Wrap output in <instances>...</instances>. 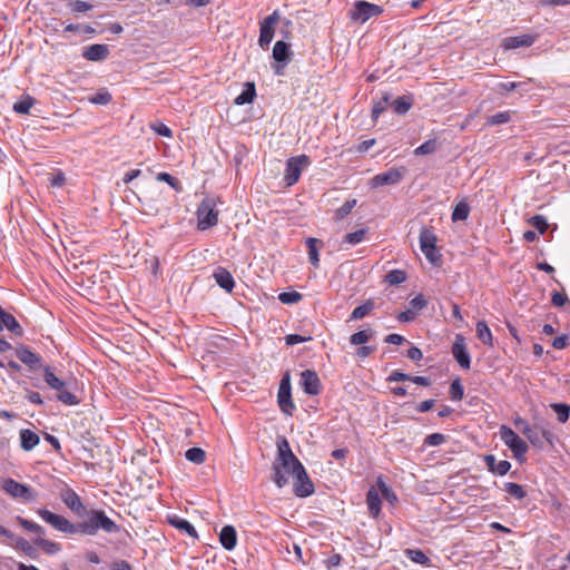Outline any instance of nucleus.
I'll use <instances>...</instances> for the list:
<instances>
[{
	"label": "nucleus",
	"instance_id": "1",
	"mask_svg": "<svg viewBox=\"0 0 570 570\" xmlns=\"http://www.w3.org/2000/svg\"><path fill=\"white\" fill-rule=\"evenodd\" d=\"M276 445L277 454L272 465V481L282 489L288 483V476L296 471V465H302V463L293 453L286 438L279 436Z\"/></svg>",
	"mask_w": 570,
	"mask_h": 570
},
{
	"label": "nucleus",
	"instance_id": "2",
	"mask_svg": "<svg viewBox=\"0 0 570 570\" xmlns=\"http://www.w3.org/2000/svg\"><path fill=\"white\" fill-rule=\"evenodd\" d=\"M77 533L86 535H95L99 530L107 533L119 532V525L108 518L102 510H90L87 512V518L76 523Z\"/></svg>",
	"mask_w": 570,
	"mask_h": 570
},
{
	"label": "nucleus",
	"instance_id": "3",
	"mask_svg": "<svg viewBox=\"0 0 570 570\" xmlns=\"http://www.w3.org/2000/svg\"><path fill=\"white\" fill-rule=\"evenodd\" d=\"M43 380L50 389L58 392L57 399L63 404L76 405L79 403L77 396L66 389V382L56 376L51 366L43 367Z\"/></svg>",
	"mask_w": 570,
	"mask_h": 570
},
{
	"label": "nucleus",
	"instance_id": "4",
	"mask_svg": "<svg viewBox=\"0 0 570 570\" xmlns=\"http://www.w3.org/2000/svg\"><path fill=\"white\" fill-rule=\"evenodd\" d=\"M198 229L206 230L218 223V210L214 198L206 197L197 208Z\"/></svg>",
	"mask_w": 570,
	"mask_h": 570
},
{
	"label": "nucleus",
	"instance_id": "5",
	"mask_svg": "<svg viewBox=\"0 0 570 570\" xmlns=\"http://www.w3.org/2000/svg\"><path fill=\"white\" fill-rule=\"evenodd\" d=\"M500 435L504 444L511 450L513 456L522 462L528 452V444L509 426L502 425Z\"/></svg>",
	"mask_w": 570,
	"mask_h": 570
},
{
	"label": "nucleus",
	"instance_id": "6",
	"mask_svg": "<svg viewBox=\"0 0 570 570\" xmlns=\"http://www.w3.org/2000/svg\"><path fill=\"white\" fill-rule=\"evenodd\" d=\"M1 488L13 499L23 500L26 502H33L37 500V492L32 488L19 483L11 478L3 480Z\"/></svg>",
	"mask_w": 570,
	"mask_h": 570
},
{
	"label": "nucleus",
	"instance_id": "7",
	"mask_svg": "<svg viewBox=\"0 0 570 570\" xmlns=\"http://www.w3.org/2000/svg\"><path fill=\"white\" fill-rule=\"evenodd\" d=\"M37 514L48 524H50L53 529L67 533V534H76L77 528L76 523L70 522L62 515L56 514L47 509H38Z\"/></svg>",
	"mask_w": 570,
	"mask_h": 570
},
{
	"label": "nucleus",
	"instance_id": "8",
	"mask_svg": "<svg viewBox=\"0 0 570 570\" xmlns=\"http://www.w3.org/2000/svg\"><path fill=\"white\" fill-rule=\"evenodd\" d=\"M279 11L275 10L273 13H271L259 22L258 46L261 48H268L274 38L275 27L279 22Z\"/></svg>",
	"mask_w": 570,
	"mask_h": 570
},
{
	"label": "nucleus",
	"instance_id": "9",
	"mask_svg": "<svg viewBox=\"0 0 570 570\" xmlns=\"http://www.w3.org/2000/svg\"><path fill=\"white\" fill-rule=\"evenodd\" d=\"M311 164L306 155L291 157L286 161L284 180L287 186L296 184L301 177L302 170Z\"/></svg>",
	"mask_w": 570,
	"mask_h": 570
},
{
	"label": "nucleus",
	"instance_id": "10",
	"mask_svg": "<svg viewBox=\"0 0 570 570\" xmlns=\"http://www.w3.org/2000/svg\"><path fill=\"white\" fill-rule=\"evenodd\" d=\"M383 12V9L374 3L367 1H357L350 10V18L360 23L366 22L372 17H377Z\"/></svg>",
	"mask_w": 570,
	"mask_h": 570
},
{
	"label": "nucleus",
	"instance_id": "11",
	"mask_svg": "<svg viewBox=\"0 0 570 570\" xmlns=\"http://www.w3.org/2000/svg\"><path fill=\"white\" fill-rule=\"evenodd\" d=\"M293 476V492L298 498H306L314 493V484L311 481L304 465H296Z\"/></svg>",
	"mask_w": 570,
	"mask_h": 570
},
{
	"label": "nucleus",
	"instance_id": "12",
	"mask_svg": "<svg viewBox=\"0 0 570 570\" xmlns=\"http://www.w3.org/2000/svg\"><path fill=\"white\" fill-rule=\"evenodd\" d=\"M420 248L430 263H438L440 255L436 250V236L426 227H423L420 232Z\"/></svg>",
	"mask_w": 570,
	"mask_h": 570
},
{
	"label": "nucleus",
	"instance_id": "13",
	"mask_svg": "<svg viewBox=\"0 0 570 570\" xmlns=\"http://www.w3.org/2000/svg\"><path fill=\"white\" fill-rule=\"evenodd\" d=\"M291 377L289 374L286 373L279 383L278 393H277V402L281 411L286 415H292L295 410V404L292 400L291 392Z\"/></svg>",
	"mask_w": 570,
	"mask_h": 570
},
{
	"label": "nucleus",
	"instance_id": "14",
	"mask_svg": "<svg viewBox=\"0 0 570 570\" xmlns=\"http://www.w3.org/2000/svg\"><path fill=\"white\" fill-rule=\"evenodd\" d=\"M406 168L401 166L399 168H390L389 170L373 176L370 180V185L373 188L397 185L405 176Z\"/></svg>",
	"mask_w": 570,
	"mask_h": 570
},
{
	"label": "nucleus",
	"instance_id": "15",
	"mask_svg": "<svg viewBox=\"0 0 570 570\" xmlns=\"http://www.w3.org/2000/svg\"><path fill=\"white\" fill-rule=\"evenodd\" d=\"M514 425L528 439V441L535 448L542 449L543 442L540 436V425L530 426V424L522 417L514 420Z\"/></svg>",
	"mask_w": 570,
	"mask_h": 570
},
{
	"label": "nucleus",
	"instance_id": "16",
	"mask_svg": "<svg viewBox=\"0 0 570 570\" xmlns=\"http://www.w3.org/2000/svg\"><path fill=\"white\" fill-rule=\"evenodd\" d=\"M301 385L308 395H317L322 390L321 380L315 371L305 370L301 374Z\"/></svg>",
	"mask_w": 570,
	"mask_h": 570
},
{
	"label": "nucleus",
	"instance_id": "17",
	"mask_svg": "<svg viewBox=\"0 0 570 570\" xmlns=\"http://www.w3.org/2000/svg\"><path fill=\"white\" fill-rule=\"evenodd\" d=\"M452 354L455 361L462 368H470L471 357L466 350V345L464 343V337L462 335H456L455 341L452 346Z\"/></svg>",
	"mask_w": 570,
	"mask_h": 570
},
{
	"label": "nucleus",
	"instance_id": "18",
	"mask_svg": "<svg viewBox=\"0 0 570 570\" xmlns=\"http://www.w3.org/2000/svg\"><path fill=\"white\" fill-rule=\"evenodd\" d=\"M16 356L30 370H37L41 366V356L24 345H19L16 348Z\"/></svg>",
	"mask_w": 570,
	"mask_h": 570
},
{
	"label": "nucleus",
	"instance_id": "19",
	"mask_svg": "<svg viewBox=\"0 0 570 570\" xmlns=\"http://www.w3.org/2000/svg\"><path fill=\"white\" fill-rule=\"evenodd\" d=\"M109 56V48L107 45L95 43L90 45L82 50V57L88 61H102Z\"/></svg>",
	"mask_w": 570,
	"mask_h": 570
},
{
	"label": "nucleus",
	"instance_id": "20",
	"mask_svg": "<svg viewBox=\"0 0 570 570\" xmlns=\"http://www.w3.org/2000/svg\"><path fill=\"white\" fill-rule=\"evenodd\" d=\"M213 277L219 287L228 293L233 291L235 286L234 277L226 268L217 267L213 273Z\"/></svg>",
	"mask_w": 570,
	"mask_h": 570
},
{
	"label": "nucleus",
	"instance_id": "21",
	"mask_svg": "<svg viewBox=\"0 0 570 570\" xmlns=\"http://www.w3.org/2000/svg\"><path fill=\"white\" fill-rule=\"evenodd\" d=\"M62 502L78 515H81L85 511V507L79 498V495L71 489H67L61 493Z\"/></svg>",
	"mask_w": 570,
	"mask_h": 570
},
{
	"label": "nucleus",
	"instance_id": "22",
	"mask_svg": "<svg viewBox=\"0 0 570 570\" xmlns=\"http://www.w3.org/2000/svg\"><path fill=\"white\" fill-rule=\"evenodd\" d=\"M537 37L532 35H521L515 37H508L503 40L505 49H517L520 47H530L534 43Z\"/></svg>",
	"mask_w": 570,
	"mask_h": 570
},
{
	"label": "nucleus",
	"instance_id": "23",
	"mask_svg": "<svg viewBox=\"0 0 570 570\" xmlns=\"http://www.w3.org/2000/svg\"><path fill=\"white\" fill-rule=\"evenodd\" d=\"M484 462L489 469L494 474L504 475L511 469V463L507 460L497 461L495 456L492 454H488L484 456Z\"/></svg>",
	"mask_w": 570,
	"mask_h": 570
},
{
	"label": "nucleus",
	"instance_id": "24",
	"mask_svg": "<svg viewBox=\"0 0 570 570\" xmlns=\"http://www.w3.org/2000/svg\"><path fill=\"white\" fill-rule=\"evenodd\" d=\"M219 541L226 550L232 551L237 543V533L235 528L233 525L223 527L219 532Z\"/></svg>",
	"mask_w": 570,
	"mask_h": 570
},
{
	"label": "nucleus",
	"instance_id": "25",
	"mask_svg": "<svg viewBox=\"0 0 570 570\" xmlns=\"http://www.w3.org/2000/svg\"><path fill=\"white\" fill-rule=\"evenodd\" d=\"M292 51L289 45L285 41H276L273 48V58L275 61L283 63L284 66L291 61Z\"/></svg>",
	"mask_w": 570,
	"mask_h": 570
},
{
	"label": "nucleus",
	"instance_id": "26",
	"mask_svg": "<svg viewBox=\"0 0 570 570\" xmlns=\"http://www.w3.org/2000/svg\"><path fill=\"white\" fill-rule=\"evenodd\" d=\"M19 434L20 445L24 451L33 450L40 442L39 435L29 429H22Z\"/></svg>",
	"mask_w": 570,
	"mask_h": 570
},
{
	"label": "nucleus",
	"instance_id": "27",
	"mask_svg": "<svg viewBox=\"0 0 570 570\" xmlns=\"http://www.w3.org/2000/svg\"><path fill=\"white\" fill-rule=\"evenodd\" d=\"M306 246L308 253V261L315 268H317L320 266L318 249L320 247L323 246V242L314 237H308L306 239Z\"/></svg>",
	"mask_w": 570,
	"mask_h": 570
},
{
	"label": "nucleus",
	"instance_id": "28",
	"mask_svg": "<svg viewBox=\"0 0 570 570\" xmlns=\"http://www.w3.org/2000/svg\"><path fill=\"white\" fill-rule=\"evenodd\" d=\"M168 522L176 529L185 531L191 538L198 537L194 525L185 519H181L177 515H169Z\"/></svg>",
	"mask_w": 570,
	"mask_h": 570
},
{
	"label": "nucleus",
	"instance_id": "29",
	"mask_svg": "<svg viewBox=\"0 0 570 570\" xmlns=\"http://www.w3.org/2000/svg\"><path fill=\"white\" fill-rule=\"evenodd\" d=\"M255 96H256L255 85L253 82H246L245 89L243 90V92L240 95H238L235 98L234 102L237 106L250 104L254 100Z\"/></svg>",
	"mask_w": 570,
	"mask_h": 570
},
{
	"label": "nucleus",
	"instance_id": "30",
	"mask_svg": "<svg viewBox=\"0 0 570 570\" xmlns=\"http://www.w3.org/2000/svg\"><path fill=\"white\" fill-rule=\"evenodd\" d=\"M366 503L370 513L373 517H377L381 511L382 501L379 493L374 489L368 490L366 494Z\"/></svg>",
	"mask_w": 570,
	"mask_h": 570
},
{
	"label": "nucleus",
	"instance_id": "31",
	"mask_svg": "<svg viewBox=\"0 0 570 570\" xmlns=\"http://www.w3.org/2000/svg\"><path fill=\"white\" fill-rule=\"evenodd\" d=\"M413 99L411 96H402L393 100L391 102V107L394 110V112L399 115H404L411 109Z\"/></svg>",
	"mask_w": 570,
	"mask_h": 570
},
{
	"label": "nucleus",
	"instance_id": "32",
	"mask_svg": "<svg viewBox=\"0 0 570 570\" xmlns=\"http://www.w3.org/2000/svg\"><path fill=\"white\" fill-rule=\"evenodd\" d=\"M36 104V99L29 95H24L20 100L13 104L12 109L17 114L28 115L31 107Z\"/></svg>",
	"mask_w": 570,
	"mask_h": 570
},
{
	"label": "nucleus",
	"instance_id": "33",
	"mask_svg": "<svg viewBox=\"0 0 570 570\" xmlns=\"http://www.w3.org/2000/svg\"><path fill=\"white\" fill-rule=\"evenodd\" d=\"M476 336L485 345H493L492 333L484 321H479L476 323Z\"/></svg>",
	"mask_w": 570,
	"mask_h": 570
},
{
	"label": "nucleus",
	"instance_id": "34",
	"mask_svg": "<svg viewBox=\"0 0 570 570\" xmlns=\"http://www.w3.org/2000/svg\"><path fill=\"white\" fill-rule=\"evenodd\" d=\"M33 542L47 554H56L61 550V546L59 543L40 537L35 539Z\"/></svg>",
	"mask_w": 570,
	"mask_h": 570
},
{
	"label": "nucleus",
	"instance_id": "35",
	"mask_svg": "<svg viewBox=\"0 0 570 570\" xmlns=\"http://www.w3.org/2000/svg\"><path fill=\"white\" fill-rule=\"evenodd\" d=\"M440 147L438 139H429L413 151L415 156H425L435 153Z\"/></svg>",
	"mask_w": 570,
	"mask_h": 570
},
{
	"label": "nucleus",
	"instance_id": "36",
	"mask_svg": "<svg viewBox=\"0 0 570 570\" xmlns=\"http://www.w3.org/2000/svg\"><path fill=\"white\" fill-rule=\"evenodd\" d=\"M404 553L414 563L426 566L430 562L429 557L420 549H406Z\"/></svg>",
	"mask_w": 570,
	"mask_h": 570
},
{
	"label": "nucleus",
	"instance_id": "37",
	"mask_svg": "<svg viewBox=\"0 0 570 570\" xmlns=\"http://www.w3.org/2000/svg\"><path fill=\"white\" fill-rule=\"evenodd\" d=\"M374 306H375V304L373 301H371V299L366 301L364 304H362L353 309V312L351 314V320H361V318L365 317L373 311Z\"/></svg>",
	"mask_w": 570,
	"mask_h": 570
},
{
	"label": "nucleus",
	"instance_id": "38",
	"mask_svg": "<svg viewBox=\"0 0 570 570\" xmlns=\"http://www.w3.org/2000/svg\"><path fill=\"white\" fill-rule=\"evenodd\" d=\"M185 458L193 463L202 464L206 459V453L200 448H190L185 452Z\"/></svg>",
	"mask_w": 570,
	"mask_h": 570
},
{
	"label": "nucleus",
	"instance_id": "39",
	"mask_svg": "<svg viewBox=\"0 0 570 570\" xmlns=\"http://www.w3.org/2000/svg\"><path fill=\"white\" fill-rule=\"evenodd\" d=\"M551 409L557 413L558 421L566 423L570 415V405L566 403H552Z\"/></svg>",
	"mask_w": 570,
	"mask_h": 570
},
{
	"label": "nucleus",
	"instance_id": "40",
	"mask_svg": "<svg viewBox=\"0 0 570 570\" xmlns=\"http://www.w3.org/2000/svg\"><path fill=\"white\" fill-rule=\"evenodd\" d=\"M507 493H509L511 497L522 500L525 498L527 492L523 490V488L514 482H507L504 483V489Z\"/></svg>",
	"mask_w": 570,
	"mask_h": 570
},
{
	"label": "nucleus",
	"instance_id": "41",
	"mask_svg": "<svg viewBox=\"0 0 570 570\" xmlns=\"http://www.w3.org/2000/svg\"><path fill=\"white\" fill-rule=\"evenodd\" d=\"M469 213H470L469 205L466 203L461 202V203L456 204V206L454 207V209L452 212V220L453 222L465 220L469 216Z\"/></svg>",
	"mask_w": 570,
	"mask_h": 570
},
{
	"label": "nucleus",
	"instance_id": "42",
	"mask_svg": "<svg viewBox=\"0 0 570 570\" xmlns=\"http://www.w3.org/2000/svg\"><path fill=\"white\" fill-rule=\"evenodd\" d=\"M511 119L510 111H501L487 118V126H495L509 122Z\"/></svg>",
	"mask_w": 570,
	"mask_h": 570
},
{
	"label": "nucleus",
	"instance_id": "43",
	"mask_svg": "<svg viewBox=\"0 0 570 570\" xmlns=\"http://www.w3.org/2000/svg\"><path fill=\"white\" fill-rule=\"evenodd\" d=\"M406 279V274L401 269H393L385 275V282L389 285H399Z\"/></svg>",
	"mask_w": 570,
	"mask_h": 570
},
{
	"label": "nucleus",
	"instance_id": "44",
	"mask_svg": "<svg viewBox=\"0 0 570 570\" xmlns=\"http://www.w3.org/2000/svg\"><path fill=\"white\" fill-rule=\"evenodd\" d=\"M373 335V332L372 331H366V330H363V331H358L354 334L351 335L350 337V343L352 345H362V344H365L370 341V338L372 337Z\"/></svg>",
	"mask_w": 570,
	"mask_h": 570
},
{
	"label": "nucleus",
	"instance_id": "45",
	"mask_svg": "<svg viewBox=\"0 0 570 570\" xmlns=\"http://www.w3.org/2000/svg\"><path fill=\"white\" fill-rule=\"evenodd\" d=\"M17 521L27 531L37 533L39 535L45 533V529L41 525H39L38 523L33 522V521L27 520V519L21 518V517H18Z\"/></svg>",
	"mask_w": 570,
	"mask_h": 570
},
{
	"label": "nucleus",
	"instance_id": "46",
	"mask_svg": "<svg viewBox=\"0 0 570 570\" xmlns=\"http://www.w3.org/2000/svg\"><path fill=\"white\" fill-rule=\"evenodd\" d=\"M356 205V200H346L340 208L336 209L334 218L336 220L344 219L347 215L351 214L352 209Z\"/></svg>",
	"mask_w": 570,
	"mask_h": 570
},
{
	"label": "nucleus",
	"instance_id": "47",
	"mask_svg": "<svg viewBox=\"0 0 570 570\" xmlns=\"http://www.w3.org/2000/svg\"><path fill=\"white\" fill-rule=\"evenodd\" d=\"M303 295L296 291L283 292L278 295V299L283 304H295L302 301Z\"/></svg>",
	"mask_w": 570,
	"mask_h": 570
},
{
	"label": "nucleus",
	"instance_id": "48",
	"mask_svg": "<svg viewBox=\"0 0 570 570\" xmlns=\"http://www.w3.org/2000/svg\"><path fill=\"white\" fill-rule=\"evenodd\" d=\"M156 179L159 180V181L167 183L176 191L181 190V186H180L179 180L177 178H175L174 176H171L170 174H168V173H159L156 176Z\"/></svg>",
	"mask_w": 570,
	"mask_h": 570
},
{
	"label": "nucleus",
	"instance_id": "49",
	"mask_svg": "<svg viewBox=\"0 0 570 570\" xmlns=\"http://www.w3.org/2000/svg\"><path fill=\"white\" fill-rule=\"evenodd\" d=\"M450 395L453 401H461L463 399L464 390L459 379L451 383Z\"/></svg>",
	"mask_w": 570,
	"mask_h": 570
},
{
	"label": "nucleus",
	"instance_id": "50",
	"mask_svg": "<svg viewBox=\"0 0 570 570\" xmlns=\"http://www.w3.org/2000/svg\"><path fill=\"white\" fill-rule=\"evenodd\" d=\"M68 7L71 9L72 12L76 13H83L94 8L91 3L80 0L70 1L68 3Z\"/></svg>",
	"mask_w": 570,
	"mask_h": 570
},
{
	"label": "nucleus",
	"instance_id": "51",
	"mask_svg": "<svg viewBox=\"0 0 570 570\" xmlns=\"http://www.w3.org/2000/svg\"><path fill=\"white\" fill-rule=\"evenodd\" d=\"M387 102H389V96L384 95L381 100L376 101L373 105V108H372L373 120H376L380 117V115L385 111Z\"/></svg>",
	"mask_w": 570,
	"mask_h": 570
},
{
	"label": "nucleus",
	"instance_id": "52",
	"mask_svg": "<svg viewBox=\"0 0 570 570\" xmlns=\"http://www.w3.org/2000/svg\"><path fill=\"white\" fill-rule=\"evenodd\" d=\"M409 304L410 309L413 311L414 314H416L428 305V301L424 298L422 294H419L414 298H412Z\"/></svg>",
	"mask_w": 570,
	"mask_h": 570
},
{
	"label": "nucleus",
	"instance_id": "53",
	"mask_svg": "<svg viewBox=\"0 0 570 570\" xmlns=\"http://www.w3.org/2000/svg\"><path fill=\"white\" fill-rule=\"evenodd\" d=\"M365 230L364 229H357L353 233H348L344 237V242L348 243L351 245H356L361 243L364 239Z\"/></svg>",
	"mask_w": 570,
	"mask_h": 570
},
{
	"label": "nucleus",
	"instance_id": "54",
	"mask_svg": "<svg viewBox=\"0 0 570 570\" xmlns=\"http://www.w3.org/2000/svg\"><path fill=\"white\" fill-rule=\"evenodd\" d=\"M89 101L95 105H107L111 101V95L108 91L102 90L92 96Z\"/></svg>",
	"mask_w": 570,
	"mask_h": 570
},
{
	"label": "nucleus",
	"instance_id": "55",
	"mask_svg": "<svg viewBox=\"0 0 570 570\" xmlns=\"http://www.w3.org/2000/svg\"><path fill=\"white\" fill-rule=\"evenodd\" d=\"M446 436L442 433H432L428 435L424 440V444L430 446H438L445 442Z\"/></svg>",
	"mask_w": 570,
	"mask_h": 570
},
{
	"label": "nucleus",
	"instance_id": "56",
	"mask_svg": "<svg viewBox=\"0 0 570 570\" xmlns=\"http://www.w3.org/2000/svg\"><path fill=\"white\" fill-rule=\"evenodd\" d=\"M151 129L159 136L170 138L173 136L171 129L163 122L150 125Z\"/></svg>",
	"mask_w": 570,
	"mask_h": 570
},
{
	"label": "nucleus",
	"instance_id": "57",
	"mask_svg": "<svg viewBox=\"0 0 570 570\" xmlns=\"http://www.w3.org/2000/svg\"><path fill=\"white\" fill-rule=\"evenodd\" d=\"M377 485L382 492V495L391 503H393L396 500V495L393 492V490L386 485L381 479L377 482Z\"/></svg>",
	"mask_w": 570,
	"mask_h": 570
},
{
	"label": "nucleus",
	"instance_id": "58",
	"mask_svg": "<svg viewBox=\"0 0 570 570\" xmlns=\"http://www.w3.org/2000/svg\"><path fill=\"white\" fill-rule=\"evenodd\" d=\"M531 225L537 228L541 234L546 232L548 228V223L546 217L542 215H535L530 219Z\"/></svg>",
	"mask_w": 570,
	"mask_h": 570
},
{
	"label": "nucleus",
	"instance_id": "59",
	"mask_svg": "<svg viewBox=\"0 0 570 570\" xmlns=\"http://www.w3.org/2000/svg\"><path fill=\"white\" fill-rule=\"evenodd\" d=\"M17 548L22 550L27 556H29L31 558H36L35 549L31 547V544L26 539L20 538L17 541Z\"/></svg>",
	"mask_w": 570,
	"mask_h": 570
},
{
	"label": "nucleus",
	"instance_id": "60",
	"mask_svg": "<svg viewBox=\"0 0 570 570\" xmlns=\"http://www.w3.org/2000/svg\"><path fill=\"white\" fill-rule=\"evenodd\" d=\"M311 340H312L311 336H302V335H298V334H289V335L285 336V343L287 345H295V344L304 343V342H307V341H311Z\"/></svg>",
	"mask_w": 570,
	"mask_h": 570
},
{
	"label": "nucleus",
	"instance_id": "61",
	"mask_svg": "<svg viewBox=\"0 0 570 570\" xmlns=\"http://www.w3.org/2000/svg\"><path fill=\"white\" fill-rule=\"evenodd\" d=\"M568 301V297L566 294L554 292L551 296V302L554 306L561 307L566 304Z\"/></svg>",
	"mask_w": 570,
	"mask_h": 570
},
{
	"label": "nucleus",
	"instance_id": "62",
	"mask_svg": "<svg viewBox=\"0 0 570 570\" xmlns=\"http://www.w3.org/2000/svg\"><path fill=\"white\" fill-rule=\"evenodd\" d=\"M387 381L390 382H404L410 381V375L400 371H394L390 374Z\"/></svg>",
	"mask_w": 570,
	"mask_h": 570
},
{
	"label": "nucleus",
	"instance_id": "63",
	"mask_svg": "<svg viewBox=\"0 0 570 570\" xmlns=\"http://www.w3.org/2000/svg\"><path fill=\"white\" fill-rule=\"evenodd\" d=\"M406 356L414 362H420L423 358V353L419 347L412 346L407 351Z\"/></svg>",
	"mask_w": 570,
	"mask_h": 570
},
{
	"label": "nucleus",
	"instance_id": "64",
	"mask_svg": "<svg viewBox=\"0 0 570 570\" xmlns=\"http://www.w3.org/2000/svg\"><path fill=\"white\" fill-rule=\"evenodd\" d=\"M111 570H132V568L127 561L120 560L112 563Z\"/></svg>",
	"mask_w": 570,
	"mask_h": 570
}]
</instances>
